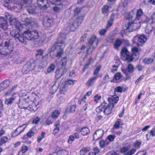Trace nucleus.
Masks as SVG:
<instances>
[{"mask_svg":"<svg viewBox=\"0 0 155 155\" xmlns=\"http://www.w3.org/2000/svg\"><path fill=\"white\" fill-rule=\"evenodd\" d=\"M66 36V35L65 34L60 33L57 42L51 48L50 50L51 52H54L53 58H57L59 59L63 54Z\"/></svg>","mask_w":155,"mask_h":155,"instance_id":"f257e3e1","label":"nucleus"},{"mask_svg":"<svg viewBox=\"0 0 155 155\" xmlns=\"http://www.w3.org/2000/svg\"><path fill=\"white\" fill-rule=\"evenodd\" d=\"M9 20L10 25L16 28L11 30L10 34L12 37L14 38L16 40H18L21 43L24 42V39L23 38V34L21 35L19 33L18 31H21L25 29L23 25H21L16 19L10 17Z\"/></svg>","mask_w":155,"mask_h":155,"instance_id":"f03ea898","label":"nucleus"},{"mask_svg":"<svg viewBox=\"0 0 155 155\" xmlns=\"http://www.w3.org/2000/svg\"><path fill=\"white\" fill-rule=\"evenodd\" d=\"M32 0H18L16 1L15 0H2V3L3 5L10 10L14 8V5H18L19 8H22L28 6V4L31 3Z\"/></svg>","mask_w":155,"mask_h":155,"instance_id":"7ed1b4c3","label":"nucleus"},{"mask_svg":"<svg viewBox=\"0 0 155 155\" xmlns=\"http://www.w3.org/2000/svg\"><path fill=\"white\" fill-rule=\"evenodd\" d=\"M38 30L31 28H29L26 31L23 32V35L24 39V42L25 40H33L38 38L39 34Z\"/></svg>","mask_w":155,"mask_h":155,"instance_id":"20e7f679","label":"nucleus"},{"mask_svg":"<svg viewBox=\"0 0 155 155\" xmlns=\"http://www.w3.org/2000/svg\"><path fill=\"white\" fill-rule=\"evenodd\" d=\"M13 50V45L12 39H7L5 42L4 45L0 44V51L4 54H9Z\"/></svg>","mask_w":155,"mask_h":155,"instance_id":"39448f33","label":"nucleus"},{"mask_svg":"<svg viewBox=\"0 0 155 155\" xmlns=\"http://www.w3.org/2000/svg\"><path fill=\"white\" fill-rule=\"evenodd\" d=\"M84 19V16L83 15L77 18L75 20H74L73 18L69 19L68 22V27L70 31H75L77 28L81 24Z\"/></svg>","mask_w":155,"mask_h":155,"instance_id":"423d86ee","label":"nucleus"},{"mask_svg":"<svg viewBox=\"0 0 155 155\" xmlns=\"http://www.w3.org/2000/svg\"><path fill=\"white\" fill-rule=\"evenodd\" d=\"M143 12L141 9H137L134 8L132 10L129 14L126 19L130 20L132 19L134 17H135L134 21L136 20H139L142 16Z\"/></svg>","mask_w":155,"mask_h":155,"instance_id":"0eeeda50","label":"nucleus"},{"mask_svg":"<svg viewBox=\"0 0 155 155\" xmlns=\"http://www.w3.org/2000/svg\"><path fill=\"white\" fill-rule=\"evenodd\" d=\"M51 3L55 5H61V0H49ZM38 5L41 8L45 9L49 6L47 0H37Z\"/></svg>","mask_w":155,"mask_h":155,"instance_id":"6e6552de","label":"nucleus"},{"mask_svg":"<svg viewBox=\"0 0 155 155\" xmlns=\"http://www.w3.org/2000/svg\"><path fill=\"white\" fill-rule=\"evenodd\" d=\"M121 57H126L125 60L128 62H130L132 61L134 59L136 58V54L135 53L133 55H131L129 51H128L127 48L124 47L122 48L121 51Z\"/></svg>","mask_w":155,"mask_h":155,"instance_id":"1a4fd4ad","label":"nucleus"},{"mask_svg":"<svg viewBox=\"0 0 155 155\" xmlns=\"http://www.w3.org/2000/svg\"><path fill=\"white\" fill-rule=\"evenodd\" d=\"M24 21L25 22V23L23 24L24 26L31 25L29 28L31 27V28H35L37 29V30H38L40 28L38 23L35 21L34 19H29L28 18H26L25 19Z\"/></svg>","mask_w":155,"mask_h":155,"instance_id":"9d476101","label":"nucleus"},{"mask_svg":"<svg viewBox=\"0 0 155 155\" xmlns=\"http://www.w3.org/2000/svg\"><path fill=\"white\" fill-rule=\"evenodd\" d=\"M140 21L135 22L134 21L129 22L127 26H123V29L128 32H131L136 30L140 25Z\"/></svg>","mask_w":155,"mask_h":155,"instance_id":"9b49d317","label":"nucleus"},{"mask_svg":"<svg viewBox=\"0 0 155 155\" xmlns=\"http://www.w3.org/2000/svg\"><path fill=\"white\" fill-rule=\"evenodd\" d=\"M17 101H20V97L16 93H14L11 97L5 100V103L7 105H9L11 104L13 101H15L16 103L18 104Z\"/></svg>","mask_w":155,"mask_h":155,"instance_id":"f8f14e48","label":"nucleus"},{"mask_svg":"<svg viewBox=\"0 0 155 155\" xmlns=\"http://www.w3.org/2000/svg\"><path fill=\"white\" fill-rule=\"evenodd\" d=\"M34 66V64L30 62H28L24 66L22 71L23 73L27 74L29 71L33 70L35 68Z\"/></svg>","mask_w":155,"mask_h":155,"instance_id":"ddd939ff","label":"nucleus"},{"mask_svg":"<svg viewBox=\"0 0 155 155\" xmlns=\"http://www.w3.org/2000/svg\"><path fill=\"white\" fill-rule=\"evenodd\" d=\"M142 21L143 23H147L150 21L149 24H153L155 22V14L153 13L149 16H144V19Z\"/></svg>","mask_w":155,"mask_h":155,"instance_id":"4468645a","label":"nucleus"},{"mask_svg":"<svg viewBox=\"0 0 155 155\" xmlns=\"http://www.w3.org/2000/svg\"><path fill=\"white\" fill-rule=\"evenodd\" d=\"M27 10L29 14L33 15H36L39 12L37 7L32 5L28 7L27 9Z\"/></svg>","mask_w":155,"mask_h":155,"instance_id":"2eb2a0df","label":"nucleus"},{"mask_svg":"<svg viewBox=\"0 0 155 155\" xmlns=\"http://www.w3.org/2000/svg\"><path fill=\"white\" fill-rule=\"evenodd\" d=\"M8 25L7 20L3 17H0V28L6 31L8 28Z\"/></svg>","mask_w":155,"mask_h":155,"instance_id":"dca6fc26","label":"nucleus"},{"mask_svg":"<svg viewBox=\"0 0 155 155\" xmlns=\"http://www.w3.org/2000/svg\"><path fill=\"white\" fill-rule=\"evenodd\" d=\"M89 43L91 46H92V48L95 49L98 43V40L96 37L95 36H92L89 40Z\"/></svg>","mask_w":155,"mask_h":155,"instance_id":"f3484780","label":"nucleus"},{"mask_svg":"<svg viewBox=\"0 0 155 155\" xmlns=\"http://www.w3.org/2000/svg\"><path fill=\"white\" fill-rule=\"evenodd\" d=\"M104 134V131L101 129H99L97 130L93 135V140H97L101 138Z\"/></svg>","mask_w":155,"mask_h":155,"instance_id":"a211bd4d","label":"nucleus"},{"mask_svg":"<svg viewBox=\"0 0 155 155\" xmlns=\"http://www.w3.org/2000/svg\"><path fill=\"white\" fill-rule=\"evenodd\" d=\"M29 97L28 96L27 99L25 98L23 100H22L21 101L20 100V101H17L18 104H19V107L21 109H24L25 110H26V108L28 106V103H27L26 101L27 99L29 98Z\"/></svg>","mask_w":155,"mask_h":155,"instance_id":"6ab92c4d","label":"nucleus"},{"mask_svg":"<svg viewBox=\"0 0 155 155\" xmlns=\"http://www.w3.org/2000/svg\"><path fill=\"white\" fill-rule=\"evenodd\" d=\"M53 20L48 17H45L44 18L43 25L46 28L50 27L51 25Z\"/></svg>","mask_w":155,"mask_h":155,"instance_id":"aec40b11","label":"nucleus"},{"mask_svg":"<svg viewBox=\"0 0 155 155\" xmlns=\"http://www.w3.org/2000/svg\"><path fill=\"white\" fill-rule=\"evenodd\" d=\"M118 100V97L116 95H113L111 97H109L108 98V100L109 102V104L114 105V106L117 103Z\"/></svg>","mask_w":155,"mask_h":155,"instance_id":"412c9836","label":"nucleus"},{"mask_svg":"<svg viewBox=\"0 0 155 155\" xmlns=\"http://www.w3.org/2000/svg\"><path fill=\"white\" fill-rule=\"evenodd\" d=\"M114 105L109 104L104 110V113L105 114L108 115L112 112V109L114 107Z\"/></svg>","mask_w":155,"mask_h":155,"instance_id":"4be33fe9","label":"nucleus"},{"mask_svg":"<svg viewBox=\"0 0 155 155\" xmlns=\"http://www.w3.org/2000/svg\"><path fill=\"white\" fill-rule=\"evenodd\" d=\"M99 77V76H94L93 77L89 78L86 83V84L89 86L92 85L94 84L95 81Z\"/></svg>","mask_w":155,"mask_h":155,"instance_id":"5701e85b","label":"nucleus"},{"mask_svg":"<svg viewBox=\"0 0 155 155\" xmlns=\"http://www.w3.org/2000/svg\"><path fill=\"white\" fill-rule=\"evenodd\" d=\"M64 70L62 69H59L55 72V77L57 79L60 78L64 74Z\"/></svg>","mask_w":155,"mask_h":155,"instance_id":"b1692460","label":"nucleus"},{"mask_svg":"<svg viewBox=\"0 0 155 155\" xmlns=\"http://www.w3.org/2000/svg\"><path fill=\"white\" fill-rule=\"evenodd\" d=\"M138 37V40L141 43L145 42L147 40L146 36L143 34H141L137 35Z\"/></svg>","mask_w":155,"mask_h":155,"instance_id":"393cba45","label":"nucleus"},{"mask_svg":"<svg viewBox=\"0 0 155 155\" xmlns=\"http://www.w3.org/2000/svg\"><path fill=\"white\" fill-rule=\"evenodd\" d=\"M22 127V125H20L14 131V133L12 134V136L14 137H16L21 133L24 130V129L22 130H20V128Z\"/></svg>","mask_w":155,"mask_h":155,"instance_id":"a878e982","label":"nucleus"},{"mask_svg":"<svg viewBox=\"0 0 155 155\" xmlns=\"http://www.w3.org/2000/svg\"><path fill=\"white\" fill-rule=\"evenodd\" d=\"M80 131L82 135L83 136L87 135L90 132L89 129L86 127L82 128Z\"/></svg>","mask_w":155,"mask_h":155,"instance_id":"bb28decb","label":"nucleus"},{"mask_svg":"<svg viewBox=\"0 0 155 155\" xmlns=\"http://www.w3.org/2000/svg\"><path fill=\"white\" fill-rule=\"evenodd\" d=\"M154 60H155V56H154L153 58H145L143 60V61L144 63L146 64H149L153 62Z\"/></svg>","mask_w":155,"mask_h":155,"instance_id":"cd10ccee","label":"nucleus"},{"mask_svg":"<svg viewBox=\"0 0 155 155\" xmlns=\"http://www.w3.org/2000/svg\"><path fill=\"white\" fill-rule=\"evenodd\" d=\"M122 41L119 39H117L114 45V48L115 49H117L121 45Z\"/></svg>","mask_w":155,"mask_h":155,"instance_id":"c85d7f7f","label":"nucleus"},{"mask_svg":"<svg viewBox=\"0 0 155 155\" xmlns=\"http://www.w3.org/2000/svg\"><path fill=\"white\" fill-rule=\"evenodd\" d=\"M101 66L100 65L97 66L94 71L93 74L94 75H96V76H99V77H101V76H100L98 75L99 72L101 69Z\"/></svg>","mask_w":155,"mask_h":155,"instance_id":"c756f323","label":"nucleus"},{"mask_svg":"<svg viewBox=\"0 0 155 155\" xmlns=\"http://www.w3.org/2000/svg\"><path fill=\"white\" fill-rule=\"evenodd\" d=\"M35 128H32L30 129L29 131L27 133V136L29 137H31L32 136H33L35 133Z\"/></svg>","mask_w":155,"mask_h":155,"instance_id":"7c9ffc66","label":"nucleus"},{"mask_svg":"<svg viewBox=\"0 0 155 155\" xmlns=\"http://www.w3.org/2000/svg\"><path fill=\"white\" fill-rule=\"evenodd\" d=\"M82 8L81 7H78L76 8L74 10V16H77L81 12Z\"/></svg>","mask_w":155,"mask_h":155,"instance_id":"2f4dec72","label":"nucleus"},{"mask_svg":"<svg viewBox=\"0 0 155 155\" xmlns=\"http://www.w3.org/2000/svg\"><path fill=\"white\" fill-rule=\"evenodd\" d=\"M11 83V81L9 80H6L2 82V84H3V85L4 86V88H6L9 86Z\"/></svg>","mask_w":155,"mask_h":155,"instance_id":"473e14b6","label":"nucleus"},{"mask_svg":"<svg viewBox=\"0 0 155 155\" xmlns=\"http://www.w3.org/2000/svg\"><path fill=\"white\" fill-rule=\"evenodd\" d=\"M153 24H149V25H148L146 28V31L149 33L151 32L153 29V26L152 25Z\"/></svg>","mask_w":155,"mask_h":155,"instance_id":"72a5a7b5","label":"nucleus"},{"mask_svg":"<svg viewBox=\"0 0 155 155\" xmlns=\"http://www.w3.org/2000/svg\"><path fill=\"white\" fill-rule=\"evenodd\" d=\"M127 69L130 73H131L134 72V66L131 64H129L127 67Z\"/></svg>","mask_w":155,"mask_h":155,"instance_id":"f704fd0d","label":"nucleus"},{"mask_svg":"<svg viewBox=\"0 0 155 155\" xmlns=\"http://www.w3.org/2000/svg\"><path fill=\"white\" fill-rule=\"evenodd\" d=\"M55 68V65L51 64L50 66L47 69V72L48 73H50L53 72Z\"/></svg>","mask_w":155,"mask_h":155,"instance_id":"c9c22d12","label":"nucleus"},{"mask_svg":"<svg viewBox=\"0 0 155 155\" xmlns=\"http://www.w3.org/2000/svg\"><path fill=\"white\" fill-rule=\"evenodd\" d=\"M60 113L58 110H55L52 113V117L54 118H57Z\"/></svg>","mask_w":155,"mask_h":155,"instance_id":"e433bc0d","label":"nucleus"},{"mask_svg":"<svg viewBox=\"0 0 155 155\" xmlns=\"http://www.w3.org/2000/svg\"><path fill=\"white\" fill-rule=\"evenodd\" d=\"M68 151L67 150H62L59 152L58 155H68Z\"/></svg>","mask_w":155,"mask_h":155,"instance_id":"4c0bfd02","label":"nucleus"},{"mask_svg":"<svg viewBox=\"0 0 155 155\" xmlns=\"http://www.w3.org/2000/svg\"><path fill=\"white\" fill-rule=\"evenodd\" d=\"M45 133L44 132H42L41 134L40 137H38L37 138V141L38 143H40L41 140L45 138Z\"/></svg>","mask_w":155,"mask_h":155,"instance_id":"58836bf2","label":"nucleus"},{"mask_svg":"<svg viewBox=\"0 0 155 155\" xmlns=\"http://www.w3.org/2000/svg\"><path fill=\"white\" fill-rule=\"evenodd\" d=\"M58 84L57 82H55L52 86V89L53 91L55 92L57 91L58 86Z\"/></svg>","mask_w":155,"mask_h":155,"instance_id":"ea45409f","label":"nucleus"},{"mask_svg":"<svg viewBox=\"0 0 155 155\" xmlns=\"http://www.w3.org/2000/svg\"><path fill=\"white\" fill-rule=\"evenodd\" d=\"M66 85L64 84L63 87L60 89L61 93L62 94H64L67 91V87Z\"/></svg>","mask_w":155,"mask_h":155,"instance_id":"a19ab883","label":"nucleus"},{"mask_svg":"<svg viewBox=\"0 0 155 155\" xmlns=\"http://www.w3.org/2000/svg\"><path fill=\"white\" fill-rule=\"evenodd\" d=\"M76 109V106L73 105L71 106L69 108V111L70 113H74L75 112Z\"/></svg>","mask_w":155,"mask_h":155,"instance_id":"79ce46f5","label":"nucleus"},{"mask_svg":"<svg viewBox=\"0 0 155 155\" xmlns=\"http://www.w3.org/2000/svg\"><path fill=\"white\" fill-rule=\"evenodd\" d=\"M141 141H139L138 140L136 141L134 143V146L136 148H138L140 147L141 145Z\"/></svg>","mask_w":155,"mask_h":155,"instance_id":"37998d69","label":"nucleus"},{"mask_svg":"<svg viewBox=\"0 0 155 155\" xmlns=\"http://www.w3.org/2000/svg\"><path fill=\"white\" fill-rule=\"evenodd\" d=\"M136 151V149L133 148L126 153L124 155H132L134 154Z\"/></svg>","mask_w":155,"mask_h":155,"instance_id":"c03bdc74","label":"nucleus"},{"mask_svg":"<svg viewBox=\"0 0 155 155\" xmlns=\"http://www.w3.org/2000/svg\"><path fill=\"white\" fill-rule=\"evenodd\" d=\"M122 77V75L120 73H116L114 76V79L116 80H119Z\"/></svg>","mask_w":155,"mask_h":155,"instance_id":"a18cd8bd","label":"nucleus"},{"mask_svg":"<svg viewBox=\"0 0 155 155\" xmlns=\"http://www.w3.org/2000/svg\"><path fill=\"white\" fill-rule=\"evenodd\" d=\"M109 7L107 6H104L102 8V12L104 14H106L108 12Z\"/></svg>","mask_w":155,"mask_h":155,"instance_id":"49530a36","label":"nucleus"},{"mask_svg":"<svg viewBox=\"0 0 155 155\" xmlns=\"http://www.w3.org/2000/svg\"><path fill=\"white\" fill-rule=\"evenodd\" d=\"M123 91V89L120 86L116 87L114 89V92L121 93Z\"/></svg>","mask_w":155,"mask_h":155,"instance_id":"de8ad7c7","label":"nucleus"},{"mask_svg":"<svg viewBox=\"0 0 155 155\" xmlns=\"http://www.w3.org/2000/svg\"><path fill=\"white\" fill-rule=\"evenodd\" d=\"M107 31L106 29H103L99 31V34L101 35H104Z\"/></svg>","mask_w":155,"mask_h":155,"instance_id":"09e8293b","label":"nucleus"},{"mask_svg":"<svg viewBox=\"0 0 155 155\" xmlns=\"http://www.w3.org/2000/svg\"><path fill=\"white\" fill-rule=\"evenodd\" d=\"M65 17L66 18H68L71 15V12L68 10H66L64 13Z\"/></svg>","mask_w":155,"mask_h":155,"instance_id":"8fccbe9b","label":"nucleus"},{"mask_svg":"<svg viewBox=\"0 0 155 155\" xmlns=\"http://www.w3.org/2000/svg\"><path fill=\"white\" fill-rule=\"evenodd\" d=\"M41 118L37 117L36 118L34 119L32 121V123L37 124H38Z\"/></svg>","mask_w":155,"mask_h":155,"instance_id":"3c124183","label":"nucleus"},{"mask_svg":"<svg viewBox=\"0 0 155 155\" xmlns=\"http://www.w3.org/2000/svg\"><path fill=\"white\" fill-rule=\"evenodd\" d=\"M28 150V147L27 146H24L22 147L21 151L23 153L26 152Z\"/></svg>","mask_w":155,"mask_h":155,"instance_id":"603ef678","label":"nucleus"},{"mask_svg":"<svg viewBox=\"0 0 155 155\" xmlns=\"http://www.w3.org/2000/svg\"><path fill=\"white\" fill-rule=\"evenodd\" d=\"M8 140V137H2L0 140L1 142L3 144L5 143Z\"/></svg>","mask_w":155,"mask_h":155,"instance_id":"864d4df0","label":"nucleus"},{"mask_svg":"<svg viewBox=\"0 0 155 155\" xmlns=\"http://www.w3.org/2000/svg\"><path fill=\"white\" fill-rule=\"evenodd\" d=\"M115 137V136L110 135L108 136L107 138L110 141L112 142L114 140Z\"/></svg>","mask_w":155,"mask_h":155,"instance_id":"5fc2aeb1","label":"nucleus"},{"mask_svg":"<svg viewBox=\"0 0 155 155\" xmlns=\"http://www.w3.org/2000/svg\"><path fill=\"white\" fill-rule=\"evenodd\" d=\"M74 81L71 80H68L66 82V84L65 85H71L74 84Z\"/></svg>","mask_w":155,"mask_h":155,"instance_id":"6e6d98bb","label":"nucleus"},{"mask_svg":"<svg viewBox=\"0 0 155 155\" xmlns=\"http://www.w3.org/2000/svg\"><path fill=\"white\" fill-rule=\"evenodd\" d=\"M114 39L111 37H108L106 39L107 41L109 43H112L113 42Z\"/></svg>","mask_w":155,"mask_h":155,"instance_id":"4d7b16f0","label":"nucleus"},{"mask_svg":"<svg viewBox=\"0 0 155 155\" xmlns=\"http://www.w3.org/2000/svg\"><path fill=\"white\" fill-rule=\"evenodd\" d=\"M120 126V123L119 121H117L114 124L113 129L114 128H118Z\"/></svg>","mask_w":155,"mask_h":155,"instance_id":"13d9d810","label":"nucleus"},{"mask_svg":"<svg viewBox=\"0 0 155 155\" xmlns=\"http://www.w3.org/2000/svg\"><path fill=\"white\" fill-rule=\"evenodd\" d=\"M75 138L72 135H71L68 139V142L69 143L71 144L72 142L74 140Z\"/></svg>","mask_w":155,"mask_h":155,"instance_id":"bf43d9fd","label":"nucleus"},{"mask_svg":"<svg viewBox=\"0 0 155 155\" xmlns=\"http://www.w3.org/2000/svg\"><path fill=\"white\" fill-rule=\"evenodd\" d=\"M135 155H147V153L144 151H140L137 153Z\"/></svg>","mask_w":155,"mask_h":155,"instance_id":"052dcab7","label":"nucleus"},{"mask_svg":"<svg viewBox=\"0 0 155 155\" xmlns=\"http://www.w3.org/2000/svg\"><path fill=\"white\" fill-rule=\"evenodd\" d=\"M122 71L123 72V73L127 75H128L130 73L129 72L128 70L125 69H122Z\"/></svg>","mask_w":155,"mask_h":155,"instance_id":"680f3d73","label":"nucleus"},{"mask_svg":"<svg viewBox=\"0 0 155 155\" xmlns=\"http://www.w3.org/2000/svg\"><path fill=\"white\" fill-rule=\"evenodd\" d=\"M13 91L11 89L9 90L5 94L6 96H8L13 94Z\"/></svg>","mask_w":155,"mask_h":155,"instance_id":"e2e57ef3","label":"nucleus"},{"mask_svg":"<svg viewBox=\"0 0 155 155\" xmlns=\"http://www.w3.org/2000/svg\"><path fill=\"white\" fill-rule=\"evenodd\" d=\"M38 53L36 54V56H37L38 55H42L43 54V51L41 49H39L37 50Z\"/></svg>","mask_w":155,"mask_h":155,"instance_id":"0e129e2a","label":"nucleus"},{"mask_svg":"<svg viewBox=\"0 0 155 155\" xmlns=\"http://www.w3.org/2000/svg\"><path fill=\"white\" fill-rule=\"evenodd\" d=\"M32 107H33V112L37 110L38 108L34 103H32Z\"/></svg>","mask_w":155,"mask_h":155,"instance_id":"69168bd1","label":"nucleus"},{"mask_svg":"<svg viewBox=\"0 0 155 155\" xmlns=\"http://www.w3.org/2000/svg\"><path fill=\"white\" fill-rule=\"evenodd\" d=\"M100 145L101 147L104 148L105 147V142L104 141H101L99 142Z\"/></svg>","mask_w":155,"mask_h":155,"instance_id":"338daca9","label":"nucleus"},{"mask_svg":"<svg viewBox=\"0 0 155 155\" xmlns=\"http://www.w3.org/2000/svg\"><path fill=\"white\" fill-rule=\"evenodd\" d=\"M150 135L153 137L155 136V129H153L150 131Z\"/></svg>","mask_w":155,"mask_h":155,"instance_id":"774afa93","label":"nucleus"}]
</instances>
